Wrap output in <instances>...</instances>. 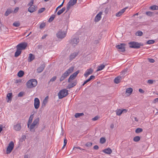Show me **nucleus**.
Segmentation results:
<instances>
[{
	"instance_id": "obj_1",
	"label": "nucleus",
	"mask_w": 158,
	"mask_h": 158,
	"mask_svg": "<svg viewBox=\"0 0 158 158\" xmlns=\"http://www.w3.org/2000/svg\"><path fill=\"white\" fill-rule=\"evenodd\" d=\"M37 84V81L35 79H31L29 80L26 83L27 87L29 89L35 87Z\"/></svg>"
},
{
	"instance_id": "obj_2",
	"label": "nucleus",
	"mask_w": 158,
	"mask_h": 158,
	"mask_svg": "<svg viewBox=\"0 0 158 158\" xmlns=\"http://www.w3.org/2000/svg\"><path fill=\"white\" fill-rule=\"evenodd\" d=\"M128 44L130 45V48L135 49L139 48L140 46H142L143 45V44L135 41L130 42Z\"/></svg>"
},
{
	"instance_id": "obj_3",
	"label": "nucleus",
	"mask_w": 158,
	"mask_h": 158,
	"mask_svg": "<svg viewBox=\"0 0 158 158\" xmlns=\"http://www.w3.org/2000/svg\"><path fill=\"white\" fill-rule=\"evenodd\" d=\"M80 40L78 37H72L69 41V43L74 47L77 45Z\"/></svg>"
},
{
	"instance_id": "obj_4",
	"label": "nucleus",
	"mask_w": 158,
	"mask_h": 158,
	"mask_svg": "<svg viewBox=\"0 0 158 158\" xmlns=\"http://www.w3.org/2000/svg\"><path fill=\"white\" fill-rule=\"evenodd\" d=\"M68 94V90L66 89H63L61 90L58 94L59 98L62 99L67 96Z\"/></svg>"
},
{
	"instance_id": "obj_5",
	"label": "nucleus",
	"mask_w": 158,
	"mask_h": 158,
	"mask_svg": "<svg viewBox=\"0 0 158 158\" xmlns=\"http://www.w3.org/2000/svg\"><path fill=\"white\" fill-rule=\"evenodd\" d=\"M126 44H120L119 45L116 46V48L118 49V51L121 52H124L125 51V46Z\"/></svg>"
},
{
	"instance_id": "obj_6",
	"label": "nucleus",
	"mask_w": 158,
	"mask_h": 158,
	"mask_svg": "<svg viewBox=\"0 0 158 158\" xmlns=\"http://www.w3.org/2000/svg\"><path fill=\"white\" fill-rule=\"evenodd\" d=\"M27 44L26 42L21 43L19 44L16 47L17 49H18L22 51V50L25 49L27 46Z\"/></svg>"
},
{
	"instance_id": "obj_7",
	"label": "nucleus",
	"mask_w": 158,
	"mask_h": 158,
	"mask_svg": "<svg viewBox=\"0 0 158 158\" xmlns=\"http://www.w3.org/2000/svg\"><path fill=\"white\" fill-rule=\"evenodd\" d=\"M14 145V143L13 141H11L9 143V145L7 148L6 154H9L11 152L13 149Z\"/></svg>"
},
{
	"instance_id": "obj_8",
	"label": "nucleus",
	"mask_w": 158,
	"mask_h": 158,
	"mask_svg": "<svg viewBox=\"0 0 158 158\" xmlns=\"http://www.w3.org/2000/svg\"><path fill=\"white\" fill-rule=\"evenodd\" d=\"M66 34V32L60 31L56 34V36L58 38L62 39L65 37Z\"/></svg>"
},
{
	"instance_id": "obj_9",
	"label": "nucleus",
	"mask_w": 158,
	"mask_h": 158,
	"mask_svg": "<svg viewBox=\"0 0 158 158\" xmlns=\"http://www.w3.org/2000/svg\"><path fill=\"white\" fill-rule=\"evenodd\" d=\"M79 71L77 70L72 74L71 75L68 79V82H70L71 80L74 79L77 76V75L79 73Z\"/></svg>"
},
{
	"instance_id": "obj_10",
	"label": "nucleus",
	"mask_w": 158,
	"mask_h": 158,
	"mask_svg": "<svg viewBox=\"0 0 158 158\" xmlns=\"http://www.w3.org/2000/svg\"><path fill=\"white\" fill-rule=\"evenodd\" d=\"M68 86L67 87V88L68 89H70L71 88L73 87L74 86L76 85L77 83V80H75L72 82H69Z\"/></svg>"
},
{
	"instance_id": "obj_11",
	"label": "nucleus",
	"mask_w": 158,
	"mask_h": 158,
	"mask_svg": "<svg viewBox=\"0 0 158 158\" xmlns=\"http://www.w3.org/2000/svg\"><path fill=\"white\" fill-rule=\"evenodd\" d=\"M40 105V102L38 98H35L34 99V106L36 109L39 108Z\"/></svg>"
},
{
	"instance_id": "obj_12",
	"label": "nucleus",
	"mask_w": 158,
	"mask_h": 158,
	"mask_svg": "<svg viewBox=\"0 0 158 158\" xmlns=\"http://www.w3.org/2000/svg\"><path fill=\"white\" fill-rule=\"evenodd\" d=\"M45 67V64L44 63L43 64H41L40 66L37 69V73H40L42 72L44 70Z\"/></svg>"
},
{
	"instance_id": "obj_13",
	"label": "nucleus",
	"mask_w": 158,
	"mask_h": 158,
	"mask_svg": "<svg viewBox=\"0 0 158 158\" xmlns=\"http://www.w3.org/2000/svg\"><path fill=\"white\" fill-rule=\"evenodd\" d=\"M94 70L92 68H90L87 69L85 71L84 74V75L85 77H87L89 75L91 74L93 72Z\"/></svg>"
},
{
	"instance_id": "obj_14",
	"label": "nucleus",
	"mask_w": 158,
	"mask_h": 158,
	"mask_svg": "<svg viewBox=\"0 0 158 158\" xmlns=\"http://www.w3.org/2000/svg\"><path fill=\"white\" fill-rule=\"evenodd\" d=\"M21 123H18L15 125H14V129L17 131H19L21 128Z\"/></svg>"
},
{
	"instance_id": "obj_15",
	"label": "nucleus",
	"mask_w": 158,
	"mask_h": 158,
	"mask_svg": "<svg viewBox=\"0 0 158 158\" xmlns=\"http://www.w3.org/2000/svg\"><path fill=\"white\" fill-rule=\"evenodd\" d=\"M102 13V12L101 11L96 15L94 19L95 22H98L101 20L102 18L101 15Z\"/></svg>"
},
{
	"instance_id": "obj_16",
	"label": "nucleus",
	"mask_w": 158,
	"mask_h": 158,
	"mask_svg": "<svg viewBox=\"0 0 158 158\" xmlns=\"http://www.w3.org/2000/svg\"><path fill=\"white\" fill-rule=\"evenodd\" d=\"M69 76V75H68V73L65 72L63 74H62V76L60 78V81L61 82L64 81Z\"/></svg>"
},
{
	"instance_id": "obj_17",
	"label": "nucleus",
	"mask_w": 158,
	"mask_h": 158,
	"mask_svg": "<svg viewBox=\"0 0 158 158\" xmlns=\"http://www.w3.org/2000/svg\"><path fill=\"white\" fill-rule=\"evenodd\" d=\"M127 8V7H125L121 10L118 12L116 13L115 15L117 17L120 16L125 11Z\"/></svg>"
},
{
	"instance_id": "obj_18",
	"label": "nucleus",
	"mask_w": 158,
	"mask_h": 158,
	"mask_svg": "<svg viewBox=\"0 0 158 158\" xmlns=\"http://www.w3.org/2000/svg\"><path fill=\"white\" fill-rule=\"evenodd\" d=\"M122 78V77L121 76H118L116 77L114 79V82L117 84L119 83L121 81Z\"/></svg>"
},
{
	"instance_id": "obj_19",
	"label": "nucleus",
	"mask_w": 158,
	"mask_h": 158,
	"mask_svg": "<svg viewBox=\"0 0 158 158\" xmlns=\"http://www.w3.org/2000/svg\"><path fill=\"white\" fill-rule=\"evenodd\" d=\"M102 151L106 154H110L112 152L111 149L109 148L105 149L102 150Z\"/></svg>"
},
{
	"instance_id": "obj_20",
	"label": "nucleus",
	"mask_w": 158,
	"mask_h": 158,
	"mask_svg": "<svg viewBox=\"0 0 158 158\" xmlns=\"http://www.w3.org/2000/svg\"><path fill=\"white\" fill-rule=\"evenodd\" d=\"M78 53L77 52H74L71 54L69 56V60H72L73 59L78 55Z\"/></svg>"
},
{
	"instance_id": "obj_21",
	"label": "nucleus",
	"mask_w": 158,
	"mask_h": 158,
	"mask_svg": "<svg viewBox=\"0 0 158 158\" xmlns=\"http://www.w3.org/2000/svg\"><path fill=\"white\" fill-rule=\"evenodd\" d=\"M35 58V57L34 55L31 53L29 54L28 58V61L29 62L31 61L34 59Z\"/></svg>"
},
{
	"instance_id": "obj_22",
	"label": "nucleus",
	"mask_w": 158,
	"mask_h": 158,
	"mask_svg": "<svg viewBox=\"0 0 158 158\" xmlns=\"http://www.w3.org/2000/svg\"><path fill=\"white\" fill-rule=\"evenodd\" d=\"M35 6H30L28 9V11L31 13H32L35 11Z\"/></svg>"
},
{
	"instance_id": "obj_23",
	"label": "nucleus",
	"mask_w": 158,
	"mask_h": 158,
	"mask_svg": "<svg viewBox=\"0 0 158 158\" xmlns=\"http://www.w3.org/2000/svg\"><path fill=\"white\" fill-rule=\"evenodd\" d=\"M33 118V114L31 115L29 118V120H28V122L27 123L28 127H29V125L31 123Z\"/></svg>"
},
{
	"instance_id": "obj_24",
	"label": "nucleus",
	"mask_w": 158,
	"mask_h": 158,
	"mask_svg": "<svg viewBox=\"0 0 158 158\" xmlns=\"http://www.w3.org/2000/svg\"><path fill=\"white\" fill-rule=\"evenodd\" d=\"M35 125L32 123L31 125L29 127V128L30 129V131L31 132H34L35 131Z\"/></svg>"
},
{
	"instance_id": "obj_25",
	"label": "nucleus",
	"mask_w": 158,
	"mask_h": 158,
	"mask_svg": "<svg viewBox=\"0 0 158 158\" xmlns=\"http://www.w3.org/2000/svg\"><path fill=\"white\" fill-rule=\"evenodd\" d=\"M74 68V67H70L69 69L67 70L65 72L68 73V75H69L70 73H72L73 71Z\"/></svg>"
},
{
	"instance_id": "obj_26",
	"label": "nucleus",
	"mask_w": 158,
	"mask_h": 158,
	"mask_svg": "<svg viewBox=\"0 0 158 158\" xmlns=\"http://www.w3.org/2000/svg\"><path fill=\"white\" fill-rule=\"evenodd\" d=\"M13 12V11L10 9L8 8L5 13V15L7 16L9 14Z\"/></svg>"
},
{
	"instance_id": "obj_27",
	"label": "nucleus",
	"mask_w": 158,
	"mask_h": 158,
	"mask_svg": "<svg viewBox=\"0 0 158 158\" xmlns=\"http://www.w3.org/2000/svg\"><path fill=\"white\" fill-rule=\"evenodd\" d=\"M22 51L18 49H17L15 53V56L17 57L19 56L21 53Z\"/></svg>"
},
{
	"instance_id": "obj_28",
	"label": "nucleus",
	"mask_w": 158,
	"mask_h": 158,
	"mask_svg": "<svg viewBox=\"0 0 158 158\" xmlns=\"http://www.w3.org/2000/svg\"><path fill=\"white\" fill-rule=\"evenodd\" d=\"M40 118L39 117H37L35 119L32 123L34 124L35 126L39 123Z\"/></svg>"
},
{
	"instance_id": "obj_29",
	"label": "nucleus",
	"mask_w": 158,
	"mask_h": 158,
	"mask_svg": "<svg viewBox=\"0 0 158 158\" xmlns=\"http://www.w3.org/2000/svg\"><path fill=\"white\" fill-rule=\"evenodd\" d=\"M133 89L131 88H127L126 90V94H129L128 95H130L132 93Z\"/></svg>"
},
{
	"instance_id": "obj_30",
	"label": "nucleus",
	"mask_w": 158,
	"mask_h": 158,
	"mask_svg": "<svg viewBox=\"0 0 158 158\" xmlns=\"http://www.w3.org/2000/svg\"><path fill=\"white\" fill-rule=\"evenodd\" d=\"M65 8L64 7L62 8L58 11L57 15H60L65 10Z\"/></svg>"
},
{
	"instance_id": "obj_31",
	"label": "nucleus",
	"mask_w": 158,
	"mask_h": 158,
	"mask_svg": "<svg viewBox=\"0 0 158 158\" xmlns=\"http://www.w3.org/2000/svg\"><path fill=\"white\" fill-rule=\"evenodd\" d=\"M105 67V65L103 64H102L100 65V66H98V69H97L96 71H101Z\"/></svg>"
},
{
	"instance_id": "obj_32",
	"label": "nucleus",
	"mask_w": 158,
	"mask_h": 158,
	"mask_svg": "<svg viewBox=\"0 0 158 158\" xmlns=\"http://www.w3.org/2000/svg\"><path fill=\"white\" fill-rule=\"evenodd\" d=\"M24 74V71L22 70H20L18 72L17 75L19 77H22L23 76Z\"/></svg>"
},
{
	"instance_id": "obj_33",
	"label": "nucleus",
	"mask_w": 158,
	"mask_h": 158,
	"mask_svg": "<svg viewBox=\"0 0 158 158\" xmlns=\"http://www.w3.org/2000/svg\"><path fill=\"white\" fill-rule=\"evenodd\" d=\"M115 112L116 115L118 116L120 115L123 113L122 110L120 109H117L115 111Z\"/></svg>"
},
{
	"instance_id": "obj_34",
	"label": "nucleus",
	"mask_w": 158,
	"mask_h": 158,
	"mask_svg": "<svg viewBox=\"0 0 158 158\" xmlns=\"http://www.w3.org/2000/svg\"><path fill=\"white\" fill-rule=\"evenodd\" d=\"M149 8L150 9L152 10H158V6L156 5H154L151 6Z\"/></svg>"
},
{
	"instance_id": "obj_35",
	"label": "nucleus",
	"mask_w": 158,
	"mask_h": 158,
	"mask_svg": "<svg viewBox=\"0 0 158 158\" xmlns=\"http://www.w3.org/2000/svg\"><path fill=\"white\" fill-rule=\"evenodd\" d=\"M84 115V113H76L75 114L74 116L76 118H77Z\"/></svg>"
},
{
	"instance_id": "obj_36",
	"label": "nucleus",
	"mask_w": 158,
	"mask_h": 158,
	"mask_svg": "<svg viewBox=\"0 0 158 158\" xmlns=\"http://www.w3.org/2000/svg\"><path fill=\"white\" fill-rule=\"evenodd\" d=\"M55 17V15H52L49 18L48 21L49 23L51 22L54 19Z\"/></svg>"
},
{
	"instance_id": "obj_37",
	"label": "nucleus",
	"mask_w": 158,
	"mask_h": 158,
	"mask_svg": "<svg viewBox=\"0 0 158 158\" xmlns=\"http://www.w3.org/2000/svg\"><path fill=\"white\" fill-rule=\"evenodd\" d=\"M143 131V130L142 128H138L135 130V132L136 133H139L142 132Z\"/></svg>"
},
{
	"instance_id": "obj_38",
	"label": "nucleus",
	"mask_w": 158,
	"mask_h": 158,
	"mask_svg": "<svg viewBox=\"0 0 158 158\" xmlns=\"http://www.w3.org/2000/svg\"><path fill=\"white\" fill-rule=\"evenodd\" d=\"M12 96V93H9L7 95V97L8 98V101H7V102H9V100H11V99Z\"/></svg>"
},
{
	"instance_id": "obj_39",
	"label": "nucleus",
	"mask_w": 158,
	"mask_h": 158,
	"mask_svg": "<svg viewBox=\"0 0 158 158\" xmlns=\"http://www.w3.org/2000/svg\"><path fill=\"white\" fill-rule=\"evenodd\" d=\"M135 35L138 36H141L143 35V33L141 31H138L136 33Z\"/></svg>"
},
{
	"instance_id": "obj_40",
	"label": "nucleus",
	"mask_w": 158,
	"mask_h": 158,
	"mask_svg": "<svg viewBox=\"0 0 158 158\" xmlns=\"http://www.w3.org/2000/svg\"><path fill=\"white\" fill-rule=\"evenodd\" d=\"M140 137L139 136H135L133 138V140L135 142H138L140 140Z\"/></svg>"
},
{
	"instance_id": "obj_41",
	"label": "nucleus",
	"mask_w": 158,
	"mask_h": 158,
	"mask_svg": "<svg viewBox=\"0 0 158 158\" xmlns=\"http://www.w3.org/2000/svg\"><path fill=\"white\" fill-rule=\"evenodd\" d=\"M48 98V97H46L44 100L43 103L42 104V107H45L46 104L47 103V100L46 99V98Z\"/></svg>"
},
{
	"instance_id": "obj_42",
	"label": "nucleus",
	"mask_w": 158,
	"mask_h": 158,
	"mask_svg": "<svg viewBox=\"0 0 158 158\" xmlns=\"http://www.w3.org/2000/svg\"><path fill=\"white\" fill-rule=\"evenodd\" d=\"M106 141V139L102 137L100 139V143L102 144L104 143Z\"/></svg>"
},
{
	"instance_id": "obj_43",
	"label": "nucleus",
	"mask_w": 158,
	"mask_h": 158,
	"mask_svg": "<svg viewBox=\"0 0 158 158\" xmlns=\"http://www.w3.org/2000/svg\"><path fill=\"white\" fill-rule=\"evenodd\" d=\"M147 15L149 16H152L153 15V13L151 11H147L146 13Z\"/></svg>"
},
{
	"instance_id": "obj_44",
	"label": "nucleus",
	"mask_w": 158,
	"mask_h": 158,
	"mask_svg": "<svg viewBox=\"0 0 158 158\" xmlns=\"http://www.w3.org/2000/svg\"><path fill=\"white\" fill-rule=\"evenodd\" d=\"M13 25L15 27H18L20 25V24L19 22H15L13 23Z\"/></svg>"
},
{
	"instance_id": "obj_45",
	"label": "nucleus",
	"mask_w": 158,
	"mask_h": 158,
	"mask_svg": "<svg viewBox=\"0 0 158 158\" xmlns=\"http://www.w3.org/2000/svg\"><path fill=\"white\" fill-rule=\"evenodd\" d=\"M155 42V41L153 40H150L148 41L147 42V44H152Z\"/></svg>"
},
{
	"instance_id": "obj_46",
	"label": "nucleus",
	"mask_w": 158,
	"mask_h": 158,
	"mask_svg": "<svg viewBox=\"0 0 158 158\" xmlns=\"http://www.w3.org/2000/svg\"><path fill=\"white\" fill-rule=\"evenodd\" d=\"M45 9H46L44 7L38 10V12L39 13H41L44 11Z\"/></svg>"
},
{
	"instance_id": "obj_47",
	"label": "nucleus",
	"mask_w": 158,
	"mask_h": 158,
	"mask_svg": "<svg viewBox=\"0 0 158 158\" xmlns=\"http://www.w3.org/2000/svg\"><path fill=\"white\" fill-rule=\"evenodd\" d=\"M71 6H71L68 3L67 5L66 10L65 12L64 13V14H65L69 10Z\"/></svg>"
},
{
	"instance_id": "obj_48",
	"label": "nucleus",
	"mask_w": 158,
	"mask_h": 158,
	"mask_svg": "<svg viewBox=\"0 0 158 158\" xmlns=\"http://www.w3.org/2000/svg\"><path fill=\"white\" fill-rule=\"evenodd\" d=\"M71 6H73L75 4V3L73 1V0H70L68 3Z\"/></svg>"
},
{
	"instance_id": "obj_49",
	"label": "nucleus",
	"mask_w": 158,
	"mask_h": 158,
	"mask_svg": "<svg viewBox=\"0 0 158 158\" xmlns=\"http://www.w3.org/2000/svg\"><path fill=\"white\" fill-rule=\"evenodd\" d=\"M64 0L62 2V4L56 8V9L55 11V12H56L57 11L58 9L60 8L63 6V4L64 2Z\"/></svg>"
},
{
	"instance_id": "obj_50",
	"label": "nucleus",
	"mask_w": 158,
	"mask_h": 158,
	"mask_svg": "<svg viewBox=\"0 0 158 158\" xmlns=\"http://www.w3.org/2000/svg\"><path fill=\"white\" fill-rule=\"evenodd\" d=\"M92 143L90 142H88L85 144V146L87 147H90L92 146Z\"/></svg>"
},
{
	"instance_id": "obj_51",
	"label": "nucleus",
	"mask_w": 158,
	"mask_h": 158,
	"mask_svg": "<svg viewBox=\"0 0 158 158\" xmlns=\"http://www.w3.org/2000/svg\"><path fill=\"white\" fill-rule=\"evenodd\" d=\"M56 78V76H54L52 77V78L51 79L50 81H49L48 83L49 84L51 81H55Z\"/></svg>"
},
{
	"instance_id": "obj_52",
	"label": "nucleus",
	"mask_w": 158,
	"mask_h": 158,
	"mask_svg": "<svg viewBox=\"0 0 158 158\" xmlns=\"http://www.w3.org/2000/svg\"><path fill=\"white\" fill-rule=\"evenodd\" d=\"M34 1L33 0H31V1L28 3L27 6H33L34 5H33V4H34Z\"/></svg>"
},
{
	"instance_id": "obj_53",
	"label": "nucleus",
	"mask_w": 158,
	"mask_h": 158,
	"mask_svg": "<svg viewBox=\"0 0 158 158\" xmlns=\"http://www.w3.org/2000/svg\"><path fill=\"white\" fill-rule=\"evenodd\" d=\"M45 23H42L40 24V29H42V28H44L45 27Z\"/></svg>"
},
{
	"instance_id": "obj_54",
	"label": "nucleus",
	"mask_w": 158,
	"mask_h": 158,
	"mask_svg": "<svg viewBox=\"0 0 158 158\" xmlns=\"http://www.w3.org/2000/svg\"><path fill=\"white\" fill-rule=\"evenodd\" d=\"M22 82V80L21 79H17L16 80L15 83L16 84H19L21 83Z\"/></svg>"
},
{
	"instance_id": "obj_55",
	"label": "nucleus",
	"mask_w": 158,
	"mask_h": 158,
	"mask_svg": "<svg viewBox=\"0 0 158 158\" xmlns=\"http://www.w3.org/2000/svg\"><path fill=\"white\" fill-rule=\"evenodd\" d=\"M24 94V92H21L19 93L18 94V96L19 97H22L23 96Z\"/></svg>"
},
{
	"instance_id": "obj_56",
	"label": "nucleus",
	"mask_w": 158,
	"mask_h": 158,
	"mask_svg": "<svg viewBox=\"0 0 158 158\" xmlns=\"http://www.w3.org/2000/svg\"><path fill=\"white\" fill-rule=\"evenodd\" d=\"M148 60L151 63H153L155 62V60L152 59L148 58Z\"/></svg>"
},
{
	"instance_id": "obj_57",
	"label": "nucleus",
	"mask_w": 158,
	"mask_h": 158,
	"mask_svg": "<svg viewBox=\"0 0 158 158\" xmlns=\"http://www.w3.org/2000/svg\"><path fill=\"white\" fill-rule=\"evenodd\" d=\"M121 73V75H122V76H121L122 77V78H124L126 74L124 73H123V72L122 71Z\"/></svg>"
},
{
	"instance_id": "obj_58",
	"label": "nucleus",
	"mask_w": 158,
	"mask_h": 158,
	"mask_svg": "<svg viewBox=\"0 0 158 158\" xmlns=\"http://www.w3.org/2000/svg\"><path fill=\"white\" fill-rule=\"evenodd\" d=\"M153 81L152 80L149 79L148 81V83L150 84H152L153 83Z\"/></svg>"
},
{
	"instance_id": "obj_59",
	"label": "nucleus",
	"mask_w": 158,
	"mask_h": 158,
	"mask_svg": "<svg viewBox=\"0 0 158 158\" xmlns=\"http://www.w3.org/2000/svg\"><path fill=\"white\" fill-rule=\"evenodd\" d=\"M94 78L95 76H94L91 75L90 77L88 79L90 81L92 79H94Z\"/></svg>"
},
{
	"instance_id": "obj_60",
	"label": "nucleus",
	"mask_w": 158,
	"mask_h": 158,
	"mask_svg": "<svg viewBox=\"0 0 158 158\" xmlns=\"http://www.w3.org/2000/svg\"><path fill=\"white\" fill-rule=\"evenodd\" d=\"M139 92L142 94H143L144 92V91L141 89H139Z\"/></svg>"
},
{
	"instance_id": "obj_61",
	"label": "nucleus",
	"mask_w": 158,
	"mask_h": 158,
	"mask_svg": "<svg viewBox=\"0 0 158 158\" xmlns=\"http://www.w3.org/2000/svg\"><path fill=\"white\" fill-rule=\"evenodd\" d=\"M19 9V8L18 7H16V8H15L14 11V13H15L17 12L18 11Z\"/></svg>"
},
{
	"instance_id": "obj_62",
	"label": "nucleus",
	"mask_w": 158,
	"mask_h": 158,
	"mask_svg": "<svg viewBox=\"0 0 158 158\" xmlns=\"http://www.w3.org/2000/svg\"><path fill=\"white\" fill-rule=\"evenodd\" d=\"M98 116H95L94 118H92V120L93 121H96V120H98Z\"/></svg>"
},
{
	"instance_id": "obj_63",
	"label": "nucleus",
	"mask_w": 158,
	"mask_h": 158,
	"mask_svg": "<svg viewBox=\"0 0 158 158\" xmlns=\"http://www.w3.org/2000/svg\"><path fill=\"white\" fill-rule=\"evenodd\" d=\"M99 148L98 146L97 145H95L94 147V149L95 150H98Z\"/></svg>"
},
{
	"instance_id": "obj_64",
	"label": "nucleus",
	"mask_w": 158,
	"mask_h": 158,
	"mask_svg": "<svg viewBox=\"0 0 158 158\" xmlns=\"http://www.w3.org/2000/svg\"><path fill=\"white\" fill-rule=\"evenodd\" d=\"M157 102H158V98H155L153 101V103H156Z\"/></svg>"
}]
</instances>
